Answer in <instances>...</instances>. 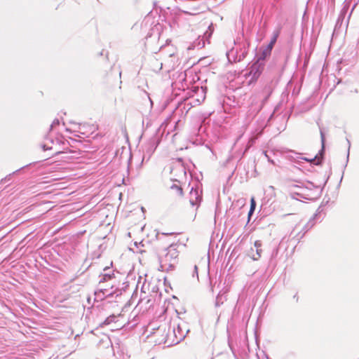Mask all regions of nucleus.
<instances>
[{
	"mask_svg": "<svg viewBox=\"0 0 359 359\" xmlns=\"http://www.w3.org/2000/svg\"><path fill=\"white\" fill-rule=\"evenodd\" d=\"M35 163H36L35 162H34V163H29V164H27V165H25V166H22V168H19V169L16 170L15 171H14V172H13L12 173H11V174L8 175H7V176H6L4 179H2V180H1V182H3V183H6V182H7L10 181V180H11V177H12V175H15V174H16V173H18L20 170H23L24 168H27V167H29V166H31L32 165H34V164H35Z\"/></svg>",
	"mask_w": 359,
	"mask_h": 359,
	"instance_id": "ddd939ff",
	"label": "nucleus"
},
{
	"mask_svg": "<svg viewBox=\"0 0 359 359\" xmlns=\"http://www.w3.org/2000/svg\"><path fill=\"white\" fill-rule=\"evenodd\" d=\"M165 127H164L163 125L162 124L156 130L155 136L153 137L152 139L151 140V144L154 147V149L151 150V153H153L154 151V150L156 149L158 144L160 143L161 140L158 136L161 133H163L165 132Z\"/></svg>",
	"mask_w": 359,
	"mask_h": 359,
	"instance_id": "423d86ee",
	"label": "nucleus"
},
{
	"mask_svg": "<svg viewBox=\"0 0 359 359\" xmlns=\"http://www.w3.org/2000/svg\"><path fill=\"white\" fill-rule=\"evenodd\" d=\"M163 235H172V233H163Z\"/></svg>",
	"mask_w": 359,
	"mask_h": 359,
	"instance_id": "473e14b6",
	"label": "nucleus"
},
{
	"mask_svg": "<svg viewBox=\"0 0 359 359\" xmlns=\"http://www.w3.org/2000/svg\"><path fill=\"white\" fill-rule=\"evenodd\" d=\"M290 116L292 114V108L289 109Z\"/></svg>",
	"mask_w": 359,
	"mask_h": 359,
	"instance_id": "72a5a7b5",
	"label": "nucleus"
},
{
	"mask_svg": "<svg viewBox=\"0 0 359 359\" xmlns=\"http://www.w3.org/2000/svg\"><path fill=\"white\" fill-rule=\"evenodd\" d=\"M190 195H191V197L189 199V202H190L191 205L193 207L198 205L202 200V198L198 194V191L197 190L194 191L193 188L191 189V190L190 191Z\"/></svg>",
	"mask_w": 359,
	"mask_h": 359,
	"instance_id": "6e6552de",
	"label": "nucleus"
},
{
	"mask_svg": "<svg viewBox=\"0 0 359 359\" xmlns=\"http://www.w3.org/2000/svg\"><path fill=\"white\" fill-rule=\"evenodd\" d=\"M255 247L256 248H259L261 247V243H259V241H255Z\"/></svg>",
	"mask_w": 359,
	"mask_h": 359,
	"instance_id": "c756f323",
	"label": "nucleus"
},
{
	"mask_svg": "<svg viewBox=\"0 0 359 359\" xmlns=\"http://www.w3.org/2000/svg\"><path fill=\"white\" fill-rule=\"evenodd\" d=\"M100 276L101 277L100 280V284L102 283L112 280L114 278H115L114 272H112L111 274H105L104 273H102Z\"/></svg>",
	"mask_w": 359,
	"mask_h": 359,
	"instance_id": "dca6fc26",
	"label": "nucleus"
},
{
	"mask_svg": "<svg viewBox=\"0 0 359 359\" xmlns=\"http://www.w3.org/2000/svg\"><path fill=\"white\" fill-rule=\"evenodd\" d=\"M211 359H212V358H211Z\"/></svg>",
	"mask_w": 359,
	"mask_h": 359,
	"instance_id": "e433bc0d",
	"label": "nucleus"
},
{
	"mask_svg": "<svg viewBox=\"0 0 359 359\" xmlns=\"http://www.w3.org/2000/svg\"><path fill=\"white\" fill-rule=\"evenodd\" d=\"M226 57L228 59L229 62L233 63V62H237L238 61V50L236 48L234 50V48L231 49L226 53Z\"/></svg>",
	"mask_w": 359,
	"mask_h": 359,
	"instance_id": "9b49d317",
	"label": "nucleus"
},
{
	"mask_svg": "<svg viewBox=\"0 0 359 359\" xmlns=\"http://www.w3.org/2000/svg\"><path fill=\"white\" fill-rule=\"evenodd\" d=\"M114 285L112 284L110 288H100L95 292V299L96 301H102L105 299L118 297L121 295V292L114 290Z\"/></svg>",
	"mask_w": 359,
	"mask_h": 359,
	"instance_id": "7ed1b4c3",
	"label": "nucleus"
},
{
	"mask_svg": "<svg viewBox=\"0 0 359 359\" xmlns=\"http://www.w3.org/2000/svg\"><path fill=\"white\" fill-rule=\"evenodd\" d=\"M302 188L298 185H293V195L302 196V193L300 191Z\"/></svg>",
	"mask_w": 359,
	"mask_h": 359,
	"instance_id": "aec40b11",
	"label": "nucleus"
},
{
	"mask_svg": "<svg viewBox=\"0 0 359 359\" xmlns=\"http://www.w3.org/2000/svg\"><path fill=\"white\" fill-rule=\"evenodd\" d=\"M270 96V93H269L262 100V104H264L266 102H267V100L268 98Z\"/></svg>",
	"mask_w": 359,
	"mask_h": 359,
	"instance_id": "c85d7f7f",
	"label": "nucleus"
},
{
	"mask_svg": "<svg viewBox=\"0 0 359 359\" xmlns=\"http://www.w3.org/2000/svg\"><path fill=\"white\" fill-rule=\"evenodd\" d=\"M188 10H181V12L190 15H197L204 12L205 5L204 4H198L195 7H187Z\"/></svg>",
	"mask_w": 359,
	"mask_h": 359,
	"instance_id": "39448f33",
	"label": "nucleus"
},
{
	"mask_svg": "<svg viewBox=\"0 0 359 359\" xmlns=\"http://www.w3.org/2000/svg\"><path fill=\"white\" fill-rule=\"evenodd\" d=\"M117 345V346H113L114 351H116L121 359H128L130 358V355L127 352L125 353L126 348L123 345H120L118 344Z\"/></svg>",
	"mask_w": 359,
	"mask_h": 359,
	"instance_id": "1a4fd4ad",
	"label": "nucleus"
},
{
	"mask_svg": "<svg viewBox=\"0 0 359 359\" xmlns=\"http://www.w3.org/2000/svg\"><path fill=\"white\" fill-rule=\"evenodd\" d=\"M264 153L265 156L267 158L268 161L269 162H271V163L274 164L275 163L274 161L271 159V158L268 155V152L266 151H264Z\"/></svg>",
	"mask_w": 359,
	"mask_h": 359,
	"instance_id": "a878e982",
	"label": "nucleus"
},
{
	"mask_svg": "<svg viewBox=\"0 0 359 359\" xmlns=\"http://www.w3.org/2000/svg\"><path fill=\"white\" fill-rule=\"evenodd\" d=\"M170 188L172 189H174V190H176V191L177 192V194L180 195V196H182L183 194V191H182V189L181 187L178 186L177 184H172Z\"/></svg>",
	"mask_w": 359,
	"mask_h": 359,
	"instance_id": "412c9836",
	"label": "nucleus"
},
{
	"mask_svg": "<svg viewBox=\"0 0 359 359\" xmlns=\"http://www.w3.org/2000/svg\"><path fill=\"white\" fill-rule=\"evenodd\" d=\"M179 252L176 245H170L158 255L159 271L170 272L175 270L178 264Z\"/></svg>",
	"mask_w": 359,
	"mask_h": 359,
	"instance_id": "f257e3e1",
	"label": "nucleus"
},
{
	"mask_svg": "<svg viewBox=\"0 0 359 359\" xmlns=\"http://www.w3.org/2000/svg\"><path fill=\"white\" fill-rule=\"evenodd\" d=\"M292 86V78L287 82V88Z\"/></svg>",
	"mask_w": 359,
	"mask_h": 359,
	"instance_id": "7c9ffc66",
	"label": "nucleus"
},
{
	"mask_svg": "<svg viewBox=\"0 0 359 359\" xmlns=\"http://www.w3.org/2000/svg\"><path fill=\"white\" fill-rule=\"evenodd\" d=\"M210 43V40H207L204 35L198 36V37L193 42V48L201 49L203 48L205 43Z\"/></svg>",
	"mask_w": 359,
	"mask_h": 359,
	"instance_id": "0eeeda50",
	"label": "nucleus"
},
{
	"mask_svg": "<svg viewBox=\"0 0 359 359\" xmlns=\"http://www.w3.org/2000/svg\"><path fill=\"white\" fill-rule=\"evenodd\" d=\"M214 31V27L212 23H211L208 27V29L203 33V35L205 37H206L207 40H210V37L212 36V34Z\"/></svg>",
	"mask_w": 359,
	"mask_h": 359,
	"instance_id": "a211bd4d",
	"label": "nucleus"
},
{
	"mask_svg": "<svg viewBox=\"0 0 359 359\" xmlns=\"http://www.w3.org/2000/svg\"><path fill=\"white\" fill-rule=\"evenodd\" d=\"M46 140L49 142L51 144H54V139L50 137H46Z\"/></svg>",
	"mask_w": 359,
	"mask_h": 359,
	"instance_id": "cd10ccee",
	"label": "nucleus"
},
{
	"mask_svg": "<svg viewBox=\"0 0 359 359\" xmlns=\"http://www.w3.org/2000/svg\"><path fill=\"white\" fill-rule=\"evenodd\" d=\"M61 153H62L61 151H57V152H55V153L53 155V156H56L59 155V154H61Z\"/></svg>",
	"mask_w": 359,
	"mask_h": 359,
	"instance_id": "2f4dec72",
	"label": "nucleus"
},
{
	"mask_svg": "<svg viewBox=\"0 0 359 359\" xmlns=\"http://www.w3.org/2000/svg\"><path fill=\"white\" fill-rule=\"evenodd\" d=\"M256 208V203L255 199L252 198L250 201V208L248 212V218L250 219V216L254 213Z\"/></svg>",
	"mask_w": 359,
	"mask_h": 359,
	"instance_id": "6ab92c4d",
	"label": "nucleus"
},
{
	"mask_svg": "<svg viewBox=\"0 0 359 359\" xmlns=\"http://www.w3.org/2000/svg\"><path fill=\"white\" fill-rule=\"evenodd\" d=\"M188 332L189 330H187L185 327H183L180 324H178L177 327L174 325L172 328V334L175 337V339L172 340V343L175 344H179L185 338L186 334Z\"/></svg>",
	"mask_w": 359,
	"mask_h": 359,
	"instance_id": "20e7f679",
	"label": "nucleus"
},
{
	"mask_svg": "<svg viewBox=\"0 0 359 359\" xmlns=\"http://www.w3.org/2000/svg\"><path fill=\"white\" fill-rule=\"evenodd\" d=\"M276 41V37L274 36L266 47L262 50L261 55L259 56L257 55V60L254 62L251 67V73L253 74L254 77L259 76L261 74L264 69V61L271 55Z\"/></svg>",
	"mask_w": 359,
	"mask_h": 359,
	"instance_id": "f03ea898",
	"label": "nucleus"
},
{
	"mask_svg": "<svg viewBox=\"0 0 359 359\" xmlns=\"http://www.w3.org/2000/svg\"><path fill=\"white\" fill-rule=\"evenodd\" d=\"M41 149L43 151H47L52 149V146H48L47 143L42 144L41 145Z\"/></svg>",
	"mask_w": 359,
	"mask_h": 359,
	"instance_id": "b1692460",
	"label": "nucleus"
},
{
	"mask_svg": "<svg viewBox=\"0 0 359 359\" xmlns=\"http://www.w3.org/2000/svg\"><path fill=\"white\" fill-rule=\"evenodd\" d=\"M226 300V297L221 293V292L217 295L215 306V307H219L224 304V302Z\"/></svg>",
	"mask_w": 359,
	"mask_h": 359,
	"instance_id": "4468645a",
	"label": "nucleus"
},
{
	"mask_svg": "<svg viewBox=\"0 0 359 359\" xmlns=\"http://www.w3.org/2000/svg\"><path fill=\"white\" fill-rule=\"evenodd\" d=\"M207 90V87H201V88H194V91L197 95L201 94L200 98H197L196 100L199 102H203L205 98V93Z\"/></svg>",
	"mask_w": 359,
	"mask_h": 359,
	"instance_id": "f8f14e48",
	"label": "nucleus"
},
{
	"mask_svg": "<svg viewBox=\"0 0 359 359\" xmlns=\"http://www.w3.org/2000/svg\"><path fill=\"white\" fill-rule=\"evenodd\" d=\"M262 249L260 248H256V253L255 254H253L252 255V257L254 260H257L259 259L260 257H261V255H262Z\"/></svg>",
	"mask_w": 359,
	"mask_h": 359,
	"instance_id": "4be33fe9",
	"label": "nucleus"
},
{
	"mask_svg": "<svg viewBox=\"0 0 359 359\" xmlns=\"http://www.w3.org/2000/svg\"><path fill=\"white\" fill-rule=\"evenodd\" d=\"M198 4V3H196L195 5H193L191 7H195V6H196Z\"/></svg>",
	"mask_w": 359,
	"mask_h": 359,
	"instance_id": "f704fd0d",
	"label": "nucleus"
},
{
	"mask_svg": "<svg viewBox=\"0 0 359 359\" xmlns=\"http://www.w3.org/2000/svg\"><path fill=\"white\" fill-rule=\"evenodd\" d=\"M60 125V120L58 118H55L50 126V130H53L57 126Z\"/></svg>",
	"mask_w": 359,
	"mask_h": 359,
	"instance_id": "5701e85b",
	"label": "nucleus"
},
{
	"mask_svg": "<svg viewBox=\"0 0 359 359\" xmlns=\"http://www.w3.org/2000/svg\"><path fill=\"white\" fill-rule=\"evenodd\" d=\"M249 44L244 43L239 45L238 50V61L243 60L248 53Z\"/></svg>",
	"mask_w": 359,
	"mask_h": 359,
	"instance_id": "9d476101",
	"label": "nucleus"
},
{
	"mask_svg": "<svg viewBox=\"0 0 359 359\" xmlns=\"http://www.w3.org/2000/svg\"><path fill=\"white\" fill-rule=\"evenodd\" d=\"M116 316L115 315H111L109 316V317H107L102 323H101L100 324V327H104L105 325H109L110 323H111L112 322H114L115 319H116Z\"/></svg>",
	"mask_w": 359,
	"mask_h": 359,
	"instance_id": "f3484780",
	"label": "nucleus"
},
{
	"mask_svg": "<svg viewBox=\"0 0 359 359\" xmlns=\"http://www.w3.org/2000/svg\"><path fill=\"white\" fill-rule=\"evenodd\" d=\"M107 340L109 341V343H111L110 339L109 337H107Z\"/></svg>",
	"mask_w": 359,
	"mask_h": 359,
	"instance_id": "c9c22d12",
	"label": "nucleus"
},
{
	"mask_svg": "<svg viewBox=\"0 0 359 359\" xmlns=\"http://www.w3.org/2000/svg\"><path fill=\"white\" fill-rule=\"evenodd\" d=\"M104 273H105V274H111V273L113 272V271H111L110 270V268H109V267H108V266H106V267L104 269Z\"/></svg>",
	"mask_w": 359,
	"mask_h": 359,
	"instance_id": "bb28decb",
	"label": "nucleus"
},
{
	"mask_svg": "<svg viewBox=\"0 0 359 359\" xmlns=\"http://www.w3.org/2000/svg\"><path fill=\"white\" fill-rule=\"evenodd\" d=\"M192 277L193 278L196 277L197 279H198V267H197L196 265H194V271H193V273H192Z\"/></svg>",
	"mask_w": 359,
	"mask_h": 359,
	"instance_id": "393cba45",
	"label": "nucleus"
},
{
	"mask_svg": "<svg viewBox=\"0 0 359 359\" xmlns=\"http://www.w3.org/2000/svg\"><path fill=\"white\" fill-rule=\"evenodd\" d=\"M128 286H129L128 282H123L121 284L119 283L118 286L114 285V290L115 292H116V291L121 292L122 294L123 292H124Z\"/></svg>",
	"mask_w": 359,
	"mask_h": 359,
	"instance_id": "2eb2a0df",
	"label": "nucleus"
}]
</instances>
